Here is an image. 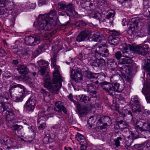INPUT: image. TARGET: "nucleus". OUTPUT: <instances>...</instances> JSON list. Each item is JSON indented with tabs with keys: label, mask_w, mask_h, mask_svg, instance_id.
Listing matches in <instances>:
<instances>
[{
	"label": "nucleus",
	"mask_w": 150,
	"mask_h": 150,
	"mask_svg": "<svg viewBox=\"0 0 150 150\" xmlns=\"http://www.w3.org/2000/svg\"><path fill=\"white\" fill-rule=\"evenodd\" d=\"M57 12L55 10L51 11L47 15L46 17L43 16L41 18L38 22V25L40 29L38 33L30 35L28 38H50L55 33L54 31L49 33L46 35L44 32L46 30H51L56 25L57 19Z\"/></svg>",
	"instance_id": "f257e3e1"
},
{
	"label": "nucleus",
	"mask_w": 150,
	"mask_h": 150,
	"mask_svg": "<svg viewBox=\"0 0 150 150\" xmlns=\"http://www.w3.org/2000/svg\"><path fill=\"white\" fill-rule=\"evenodd\" d=\"M9 92L11 97L16 102H21L27 93V89L23 85L15 83L10 86Z\"/></svg>",
	"instance_id": "f03ea898"
},
{
	"label": "nucleus",
	"mask_w": 150,
	"mask_h": 150,
	"mask_svg": "<svg viewBox=\"0 0 150 150\" xmlns=\"http://www.w3.org/2000/svg\"><path fill=\"white\" fill-rule=\"evenodd\" d=\"M44 86L48 89V90L53 94H57L59 92V89L57 87V83H59L60 87L62 86L61 82L63 81L62 77V81H54L53 76V80L52 83L51 82V80L49 76H46L44 79Z\"/></svg>",
	"instance_id": "7ed1b4c3"
},
{
	"label": "nucleus",
	"mask_w": 150,
	"mask_h": 150,
	"mask_svg": "<svg viewBox=\"0 0 150 150\" xmlns=\"http://www.w3.org/2000/svg\"><path fill=\"white\" fill-rule=\"evenodd\" d=\"M144 20L137 17L132 18L131 19L132 23L128 29V32L129 33H132L133 32L138 30L139 27H141L143 24Z\"/></svg>",
	"instance_id": "20e7f679"
},
{
	"label": "nucleus",
	"mask_w": 150,
	"mask_h": 150,
	"mask_svg": "<svg viewBox=\"0 0 150 150\" xmlns=\"http://www.w3.org/2000/svg\"><path fill=\"white\" fill-rule=\"evenodd\" d=\"M115 56L117 59H119L118 62V64H123L121 67V69L122 71H126V70H124L125 68H128V66L125 65V64H131L132 62V61L131 59L127 58H122L120 59L122 56V54L120 51L116 52L115 54Z\"/></svg>",
	"instance_id": "39448f33"
},
{
	"label": "nucleus",
	"mask_w": 150,
	"mask_h": 150,
	"mask_svg": "<svg viewBox=\"0 0 150 150\" xmlns=\"http://www.w3.org/2000/svg\"><path fill=\"white\" fill-rule=\"evenodd\" d=\"M149 47L148 45L143 46L134 45L131 47L132 50L136 53L144 55L149 52Z\"/></svg>",
	"instance_id": "423d86ee"
},
{
	"label": "nucleus",
	"mask_w": 150,
	"mask_h": 150,
	"mask_svg": "<svg viewBox=\"0 0 150 150\" xmlns=\"http://www.w3.org/2000/svg\"><path fill=\"white\" fill-rule=\"evenodd\" d=\"M56 59H51V64L52 67H53L55 70L53 72V76L54 77V81H62V76L60 74L58 69L59 67L56 65Z\"/></svg>",
	"instance_id": "0eeeda50"
},
{
	"label": "nucleus",
	"mask_w": 150,
	"mask_h": 150,
	"mask_svg": "<svg viewBox=\"0 0 150 150\" xmlns=\"http://www.w3.org/2000/svg\"><path fill=\"white\" fill-rule=\"evenodd\" d=\"M71 78L75 81H78L82 80V75L80 69L75 67L71 70Z\"/></svg>",
	"instance_id": "6e6552de"
},
{
	"label": "nucleus",
	"mask_w": 150,
	"mask_h": 150,
	"mask_svg": "<svg viewBox=\"0 0 150 150\" xmlns=\"http://www.w3.org/2000/svg\"><path fill=\"white\" fill-rule=\"evenodd\" d=\"M95 0H81V2L83 4V8L87 11H93L96 8Z\"/></svg>",
	"instance_id": "1a4fd4ad"
},
{
	"label": "nucleus",
	"mask_w": 150,
	"mask_h": 150,
	"mask_svg": "<svg viewBox=\"0 0 150 150\" xmlns=\"http://www.w3.org/2000/svg\"><path fill=\"white\" fill-rule=\"evenodd\" d=\"M90 64L95 67L103 68L105 64V60L103 59H91L89 62Z\"/></svg>",
	"instance_id": "9d476101"
},
{
	"label": "nucleus",
	"mask_w": 150,
	"mask_h": 150,
	"mask_svg": "<svg viewBox=\"0 0 150 150\" xmlns=\"http://www.w3.org/2000/svg\"><path fill=\"white\" fill-rule=\"evenodd\" d=\"M18 79L20 81H23L29 85L31 88L35 87V83L34 80L30 77L27 76H21L18 77Z\"/></svg>",
	"instance_id": "9b49d317"
},
{
	"label": "nucleus",
	"mask_w": 150,
	"mask_h": 150,
	"mask_svg": "<svg viewBox=\"0 0 150 150\" xmlns=\"http://www.w3.org/2000/svg\"><path fill=\"white\" fill-rule=\"evenodd\" d=\"M133 45L131 46L129 45H127L126 43L123 44L120 46V49L122 51L123 56L125 57L128 58L129 57V49L132 50L131 47Z\"/></svg>",
	"instance_id": "f8f14e48"
},
{
	"label": "nucleus",
	"mask_w": 150,
	"mask_h": 150,
	"mask_svg": "<svg viewBox=\"0 0 150 150\" xmlns=\"http://www.w3.org/2000/svg\"><path fill=\"white\" fill-rule=\"evenodd\" d=\"M6 116L7 121L11 125H13V121L14 120L15 115L14 112L11 109L8 110L5 112Z\"/></svg>",
	"instance_id": "ddd939ff"
},
{
	"label": "nucleus",
	"mask_w": 150,
	"mask_h": 150,
	"mask_svg": "<svg viewBox=\"0 0 150 150\" xmlns=\"http://www.w3.org/2000/svg\"><path fill=\"white\" fill-rule=\"evenodd\" d=\"M98 53L103 57H108L109 54L108 50L106 44H102V46H98Z\"/></svg>",
	"instance_id": "4468645a"
},
{
	"label": "nucleus",
	"mask_w": 150,
	"mask_h": 150,
	"mask_svg": "<svg viewBox=\"0 0 150 150\" xmlns=\"http://www.w3.org/2000/svg\"><path fill=\"white\" fill-rule=\"evenodd\" d=\"M76 107L78 112V115L79 117H83L86 114L88 109L86 106H81L80 104L79 103L76 104Z\"/></svg>",
	"instance_id": "2eb2a0df"
},
{
	"label": "nucleus",
	"mask_w": 150,
	"mask_h": 150,
	"mask_svg": "<svg viewBox=\"0 0 150 150\" xmlns=\"http://www.w3.org/2000/svg\"><path fill=\"white\" fill-rule=\"evenodd\" d=\"M55 107L54 108V111L57 112H61L62 110L65 114L67 113V111L66 108L59 101L56 102L55 105Z\"/></svg>",
	"instance_id": "dca6fc26"
},
{
	"label": "nucleus",
	"mask_w": 150,
	"mask_h": 150,
	"mask_svg": "<svg viewBox=\"0 0 150 150\" xmlns=\"http://www.w3.org/2000/svg\"><path fill=\"white\" fill-rule=\"evenodd\" d=\"M128 126L127 123L122 120L117 121L115 123L114 128L115 129H124L127 128Z\"/></svg>",
	"instance_id": "f3484780"
},
{
	"label": "nucleus",
	"mask_w": 150,
	"mask_h": 150,
	"mask_svg": "<svg viewBox=\"0 0 150 150\" xmlns=\"http://www.w3.org/2000/svg\"><path fill=\"white\" fill-rule=\"evenodd\" d=\"M132 105V113L133 115H134V116L136 117L141 112L142 107L140 104Z\"/></svg>",
	"instance_id": "a211bd4d"
},
{
	"label": "nucleus",
	"mask_w": 150,
	"mask_h": 150,
	"mask_svg": "<svg viewBox=\"0 0 150 150\" xmlns=\"http://www.w3.org/2000/svg\"><path fill=\"white\" fill-rule=\"evenodd\" d=\"M85 89L87 91L89 92L91 95H96V87L92 83L87 84Z\"/></svg>",
	"instance_id": "6ab92c4d"
},
{
	"label": "nucleus",
	"mask_w": 150,
	"mask_h": 150,
	"mask_svg": "<svg viewBox=\"0 0 150 150\" xmlns=\"http://www.w3.org/2000/svg\"><path fill=\"white\" fill-rule=\"evenodd\" d=\"M112 84L115 94V92H121L124 89V86L122 84H120L119 83L116 82L115 83H112Z\"/></svg>",
	"instance_id": "aec40b11"
},
{
	"label": "nucleus",
	"mask_w": 150,
	"mask_h": 150,
	"mask_svg": "<svg viewBox=\"0 0 150 150\" xmlns=\"http://www.w3.org/2000/svg\"><path fill=\"white\" fill-rule=\"evenodd\" d=\"M11 129L15 134L18 136H20L21 135L23 127L22 126L16 125L12 126Z\"/></svg>",
	"instance_id": "412c9836"
},
{
	"label": "nucleus",
	"mask_w": 150,
	"mask_h": 150,
	"mask_svg": "<svg viewBox=\"0 0 150 150\" xmlns=\"http://www.w3.org/2000/svg\"><path fill=\"white\" fill-rule=\"evenodd\" d=\"M97 74L95 76V79H97L95 83L96 84H99L100 82L104 81L106 77V75L103 72L96 73Z\"/></svg>",
	"instance_id": "4be33fe9"
},
{
	"label": "nucleus",
	"mask_w": 150,
	"mask_h": 150,
	"mask_svg": "<svg viewBox=\"0 0 150 150\" xmlns=\"http://www.w3.org/2000/svg\"><path fill=\"white\" fill-rule=\"evenodd\" d=\"M119 114L122 115L123 117L124 118L127 115V114L130 115L132 119V120L133 119L135 118V117L134 116V115H133L132 112L129 111L127 109H125L122 110V112H119V110L118 111Z\"/></svg>",
	"instance_id": "5701e85b"
},
{
	"label": "nucleus",
	"mask_w": 150,
	"mask_h": 150,
	"mask_svg": "<svg viewBox=\"0 0 150 150\" xmlns=\"http://www.w3.org/2000/svg\"><path fill=\"white\" fill-rule=\"evenodd\" d=\"M91 30L89 29H86L82 31L79 33L77 38H87L91 35Z\"/></svg>",
	"instance_id": "b1692460"
},
{
	"label": "nucleus",
	"mask_w": 150,
	"mask_h": 150,
	"mask_svg": "<svg viewBox=\"0 0 150 150\" xmlns=\"http://www.w3.org/2000/svg\"><path fill=\"white\" fill-rule=\"evenodd\" d=\"M17 70L21 74L25 75L27 74L29 71V70L28 68L23 65H21L17 68Z\"/></svg>",
	"instance_id": "393cba45"
},
{
	"label": "nucleus",
	"mask_w": 150,
	"mask_h": 150,
	"mask_svg": "<svg viewBox=\"0 0 150 150\" xmlns=\"http://www.w3.org/2000/svg\"><path fill=\"white\" fill-rule=\"evenodd\" d=\"M6 8V10L8 11H11L13 9L15 6L14 2L12 1H8L5 4L4 6Z\"/></svg>",
	"instance_id": "a878e982"
},
{
	"label": "nucleus",
	"mask_w": 150,
	"mask_h": 150,
	"mask_svg": "<svg viewBox=\"0 0 150 150\" xmlns=\"http://www.w3.org/2000/svg\"><path fill=\"white\" fill-rule=\"evenodd\" d=\"M115 11L113 10H111L109 11L108 14L106 16V18L108 20H110L109 22L111 24L113 23V17L115 16Z\"/></svg>",
	"instance_id": "bb28decb"
},
{
	"label": "nucleus",
	"mask_w": 150,
	"mask_h": 150,
	"mask_svg": "<svg viewBox=\"0 0 150 150\" xmlns=\"http://www.w3.org/2000/svg\"><path fill=\"white\" fill-rule=\"evenodd\" d=\"M79 100L81 102H83L84 103H88V102L90 101L91 99L85 94H81L79 95Z\"/></svg>",
	"instance_id": "cd10ccee"
},
{
	"label": "nucleus",
	"mask_w": 150,
	"mask_h": 150,
	"mask_svg": "<svg viewBox=\"0 0 150 150\" xmlns=\"http://www.w3.org/2000/svg\"><path fill=\"white\" fill-rule=\"evenodd\" d=\"M147 62H145L143 68L144 69L148 71L149 75L150 77V58L147 59Z\"/></svg>",
	"instance_id": "c85d7f7f"
},
{
	"label": "nucleus",
	"mask_w": 150,
	"mask_h": 150,
	"mask_svg": "<svg viewBox=\"0 0 150 150\" xmlns=\"http://www.w3.org/2000/svg\"><path fill=\"white\" fill-rule=\"evenodd\" d=\"M9 110L6 103H0V113L5 114L6 111Z\"/></svg>",
	"instance_id": "c756f323"
},
{
	"label": "nucleus",
	"mask_w": 150,
	"mask_h": 150,
	"mask_svg": "<svg viewBox=\"0 0 150 150\" xmlns=\"http://www.w3.org/2000/svg\"><path fill=\"white\" fill-rule=\"evenodd\" d=\"M111 83L110 82L104 81L100 83L99 86L101 87L102 89L105 91L106 88L109 87V86Z\"/></svg>",
	"instance_id": "7c9ffc66"
},
{
	"label": "nucleus",
	"mask_w": 150,
	"mask_h": 150,
	"mask_svg": "<svg viewBox=\"0 0 150 150\" xmlns=\"http://www.w3.org/2000/svg\"><path fill=\"white\" fill-rule=\"evenodd\" d=\"M38 62L40 67L48 68L49 65V63L48 62L44 60L41 59L38 61Z\"/></svg>",
	"instance_id": "2f4dec72"
},
{
	"label": "nucleus",
	"mask_w": 150,
	"mask_h": 150,
	"mask_svg": "<svg viewBox=\"0 0 150 150\" xmlns=\"http://www.w3.org/2000/svg\"><path fill=\"white\" fill-rule=\"evenodd\" d=\"M48 39L45 40L44 41L45 43L40 47V48L42 49V50L43 49L44 50L47 49L50 45V42H51V40H49L50 38H48Z\"/></svg>",
	"instance_id": "473e14b6"
},
{
	"label": "nucleus",
	"mask_w": 150,
	"mask_h": 150,
	"mask_svg": "<svg viewBox=\"0 0 150 150\" xmlns=\"http://www.w3.org/2000/svg\"><path fill=\"white\" fill-rule=\"evenodd\" d=\"M130 136H129L125 138V144L126 146L127 147H130L133 142L134 139L132 138H130Z\"/></svg>",
	"instance_id": "72a5a7b5"
},
{
	"label": "nucleus",
	"mask_w": 150,
	"mask_h": 150,
	"mask_svg": "<svg viewBox=\"0 0 150 150\" xmlns=\"http://www.w3.org/2000/svg\"><path fill=\"white\" fill-rule=\"evenodd\" d=\"M84 74L88 79H95V76L97 74L96 73H92L90 71L86 70L84 71Z\"/></svg>",
	"instance_id": "f704fd0d"
},
{
	"label": "nucleus",
	"mask_w": 150,
	"mask_h": 150,
	"mask_svg": "<svg viewBox=\"0 0 150 150\" xmlns=\"http://www.w3.org/2000/svg\"><path fill=\"white\" fill-rule=\"evenodd\" d=\"M64 9V10H66L70 13L72 12L75 11L74 6L73 4L71 3L67 5L66 4Z\"/></svg>",
	"instance_id": "c9c22d12"
},
{
	"label": "nucleus",
	"mask_w": 150,
	"mask_h": 150,
	"mask_svg": "<svg viewBox=\"0 0 150 150\" xmlns=\"http://www.w3.org/2000/svg\"><path fill=\"white\" fill-rule=\"evenodd\" d=\"M113 89L112 88V85L111 83L109 86V87L106 88L105 91L106 93H108L109 95L113 96L115 95L114 92L113 91Z\"/></svg>",
	"instance_id": "e433bc0d"
},
{
	"label": "nucleus",
	"mask_w": 150,
	"mask_h": 150,
	"mask_svg": "<svg viewBox=\"0 0 150 150\" xmlns=\"http://www.w3.org/2000/svg\"><path fill=\"white\" fill-rule=\"evenodd\" d=\"M109 43L113 45H116L119 42L120 40L119 38H108Z\"/></svg>",
	"instance_id": "4c0bfd02"
},
{
	"label": "nucleus",
	"mask_w": 150,
	"mask_h": 150,
	"mask_svg": "<svg viewBox=\"0 0 150 150\" xmlns=\"http://www.w3.org/2000/svg\"><path fill=\"white\" fill-rule=\"evenodd\" d=\"M27 110L29 112H32L34 111L36 105L25 103Z\"/></svg>",
	"instance_id": "58836bf2"
},
{
	"label": "nucleus",
	"mask_w": 150,
	"mask_h": 150,
	"mask_svg": "<svg viewBox=\"0 0 150 150\" xmlns=\"http://www.w3.org/2000/svg\"><path fill=\"white\" fill-rule=\"evenodd\" d=\"M121 77L120 74H115L111 75L110 77V81H116L118 79H119Z\"/></svg>",
	"instance_id": "ea45409f"
},
{
	"label": "nucleus",
	"mask_w": 150,
	"mask_h": 150,
	"mask_svg": "<svg viewBox=\"0 0 150 150\" xmlns=\"http://www.w3.org/2000/svg\"><path fill=\"white\" fill-rule=\"evenodd\" d=\"M93 18L98 19L100 21H103L104 19L102 18V16L101 14L98 12H95L93 16Z\"/></svg>",
	"instance_id": "a19ab883"
},
{
	"label": "nucleus",
	"mask_w": 150,
	"mask_h": 150,
	"mask_svg": "<svg viewBox=\"0 0 150 150\" xmlns=\"http://www.w3.org/2000/svg\"><path fill=\"white\" fill-rule=\"evenodd\" d=\"M122 76L125 80L127 82H128L129 83H130L132 81V76L131 75L126 73V74H123Z\"/></svg>",
	"instance_id": "79ce46f5"
},
{
	"label": "nucleus",
	"mask_w": 150,
	"mask_h": 150,
	"mask_svg": "<svg viewBox=\"0 0 150 150\" xmlns=\"http://www.w3.org/2000/svg\"><path fill=\"white\" fill-rule=\"evenodd\" d=\"M75 25L76 26L79 27H85L87 24L83 21H78L75 23Z\"/></svg>",
	"instance_id": "37998d69"
},
{
	"label": "nucleus",
	"mask_w": 150,
	"mask_h": 150,
	"mask_svg": "<svg viewBox=\"0 0 150 150\" xmlns=\"http://www.w3.org/2000/svg\"><path fill=\"white\" fill-rule=\"evenodd\" d=\"M108 64L112 67L113 70H114L115 68L117 67V64L115 62L114 59H111L108 60Z\"/></svg>",
	"instance_id": "c03bdc74"
},
{
	"label": "nucleus",
	"mask_w": 150,
	"mask_h": 150,
	"mask_svg": "<svg viewBox=\"0 0 150 150\" xmlns=\"http://www.w3.org/2000/svg\"><path fill=\"white\" fill-rule=\"evenodd\" d=\"M1 141L2 144L7 146L10 142V139L6 136H4L2 137Z\"/></svg>",
	"instance_id": "a18cd8bd"
},
{
	"label": "nucleus",
	"mask_w": 150,
	"mask_h": 150,
	"mask_svg": "<svg viewBox=\"0 0 150 150\" xmlns=\"http://www.w3.org/2000/svg\"><path fill=\"white\" fill-rule=\"evenodd\" d=\"M37 102L36 98L34 96L30 97L26 102V103L36 105Z\"/></svg>",
	"instance_id": "49530a36"
},
{
	"label": "nucleus",
	"mask_w": 150,
	"mask_h": 150,
	"mask_svg": "<svg viewBox=\"0 0 150 150\" xmlns=\"http://www.w3.org/2000/svg\"><path fill=\"white\" fill-rule=\"evenodd\" d=\"M144 120L143 119H141L136 122V125L138 129H139L141 130L144 124Z\"/></svg>",
	"instance_id": "de8ad7c7"
},
{
	"label": "nucleus",
	"mask_w": 150,
	"mask_h": 150,
	"mask_svg": "<svg viewBox=\"0 0 150 150\" xmlns=\"http://www.w3.org/2000/svg\"><path fill=\"white\" fill-rule=\"evenodd\" d=\"M32 47H28L25 49L23 52V54L25 55H30L33 53L32 51L31 50Z\"/></svg>",
	"instance_id": "09e8293b"
},
{
	"label": "nucleus",
	"mask_w": 150,
	"mask_h": 150,
	"mask_svg": "<svg viewBox=\"0 0 150 150\" xmlns=\"http://www.w3.org/2000/svg\"><path fill=\"white\" fill-rule=\"evenodd\" d=\"M150 127V122L148 124L145 123V121H144V124L142 128L141 131H147L149 130Z\"/></svg>",
	"instance_id": "8fccbe9b"
},
{
	"label": "nucleus",
	"mask_w": 150,
	"mask_h": 150,
	"mask_svg": "<svg viewBox=\"0 0 150 150\" xmlns=\"http://www.w3.org/2000/svg\"><path fill=\"white\" fill-rule=\"evenodd\" d=\"M25 43L27 45H32L33 40L31 38H23Z\"/></svg>",
	"instance_id": "3c124183"
},
{
	"label": "nucleus",
	"mask_w": 150,
	"mask_h": 150,
	"mask_svg": "<svg viewBox=\"0 0 150 150\" xmlns=\"http://www.w3.org/2000/svg\"><path fill=\"white\" fill-rule=\"evenodd\" d=\"M131 101L133 103L132 105L139 104V98L137 96H134V98L131 99Z\"/></svg>",
	"instance_id": "603ef678"
},
{
	"label": "nucleus",
	"mask_w": 150,
	"mask_h": 150,
	"mask_svg": "<svg viewBox=\"0 0 150 150\" xmlns=\"http://www.w3.org/2000/svg\"><path fill=\"white\" fill-rule=\"evenodd\" d=\"M40 92L41 93L43 94L45 98L48 97L50 96V93L49 92L43 88H41V89Z\"/></svg>",
	"instance_id": "864d4df0"
},
{
	"label": "nucleus",
	"mask_w": 150,
	"mask_h": 150,
	"mask_svg": "<svg viewBox=\"0 0 150 150\" xmlns=\"http://www.w3.org/2000/svg\"><path fill=\"white\" fill-rule=\"evenodd\" d=\"M66 4L64 1L59 2L58 3L57 7L58 8L63 10H65V7L66 6Z\"/></svg>",
	"instance_id": "5fc2aeb1"
},
{
	"label": "nucleus",
	"mask_w": 150,
	"mask_h": 150,
	"mask_svg": "<svg viewBox=\"0 0 150 150\" xmlns=\"http://www.w3.org/2000/svg\"><path fill=\"white\" fill-rule=\"evenodd\" d=\"M144 94L147 103H150V91L148 92L146 91Z\"/></svg>",
	"instance_id": "6e6d98bb"
},
{
	"label": "nucleus",
	"mask_w": 150,
	"mask_h": 150,
	"mask_svg": "<svg viewBox=\"0 0 150 150\" xmlns=\"http://www.w3.org/2000/svg\"><path fill=\"white\" fill-rule=\"evenodd\" d=\"M8 100V98L0 93V103H4V101H7Z\"/></svg>",
	"instance_id": "4d7b16f0"
},
{
	"label": "nucleus",
	"mask_w": 150,
	"mask_h": 150,
	"mask_svg": "<svg viewBox=\"0 0 150 150\" xmlns=\"http://www.w3.org/2000/svg\"><path fill=\"white\" fill-rule=\"evenodd\" d=\"M122 138L121 137H117V139L115 140V144L116 147H118L120 146V141H121Z\"/></svg>",
	"instance_id": "13d9d810"
},
{
	"label": "nucleus",
	"mask_w": 150,
	"mask_h": 150,
	"mask_svg": "<svg viewBox=\"0 0 150 150\" xmlns=\"http://www.w3.org/2000/svg\"><path fill=\"white\" fill-rule=\"evenodd\" d=\"M108 125L107 123H104L102 124L101 125L97 127L98 129L102 130L103 129H106L108 127Z\"/></svg>",
	"instance_id": "bf43d9fd"
},
{
	"label": "nucleus",
	"mask_w": 150,
	"mask_h": 150,
	"mask_svg": "<svg viewBox=\"0 0 150 150\" xmlns=\"http://www.w3.org/2000/svg\"><path fill=\"white\" fill-rule=\"evenodd\" d=\"M47 68L45 67H40V69L39 70V72L41 76L44 75L46 73V71Z\"/></svg>",
	"instance_id": "052dcab7"
},
{
	"label": "nucleus",
	"mask_w": 150,
	"mask_h": 150,
	"mask_svg": "<svg viewBox=\"0 0 150 150\" xmlns=\"http://www.w3.org/2000/svg\"><path fill=\"white\" fill-rule=\"evenodd\" d=\"M131 134L132 135L133 139H136L137 138V136L138 135V133L137 132L134 131V132L132 131L130 132Z\"/></svg>",
	"instance_id": "680f3d73"
},
{
	"label": "nucleus",
	"mask_w": 150,
	"mask_h": 150,
	"mask_svg": "<svg viewBox=\"0 0 150 150\" xmlns=\"http://www.w3.org/2000/svg\"><path fill=\"white\" fill-rule=\"evenodd\" d=\"M103 122L104 123L111 122V119L108 116H105L102 118Z\"/></svg>",
	"instance_id": "e2e57ef3"
},
{
	"label": "nucleus",
	"mask_w": 150,
	"mask_h": 150,
	"mask_svg": "<svg viewBox=\"0 0 150 150\" xmlns=\"http://www.w3.org/2000/svg\"><path fill=\"white\" fill-rule=\"evenodd\" d=\"M42 51V49L39 47L38 50H36L34 52V57H36L38 55H39L41 53Z\"/></svg>",
	"instance_id": "0e129e2a"
},
{
	"label": "nucleus",
	"mask_w": 150,
	"mask_h": 150,
	"mask_svg": "<svg viewBox=\"0 0 150 150\" xmlns=\"http://www.w3.org/2000/svg\"><path fill=\"white\" fill-rule=\"evenodd\" d=\"M110 34L112 35V37L113 36H117L120 35V34L118 32L115 30L110 31Z\"/></svg>",
	"instance_id": "69168bd1"
},
{
	"label": "nucleus",
	"mask_w": 150,
	"mask_h": 150,
	"mask_svg": "<svg viewBox=\"0 0 150 150\" xmlns=\"http://www.w3.org/2000/svg\"><path fill=\"white\" fill-rule=\"evenodd\" d=\"M68 98L72 102L74 103L75 105H76V104H78L75 100L73 99V95L72 94L70 93L69 94L68 96Z\"/></svg>",
	"instance_id": "338daca9"
},
{
	"label": "nucleus",
	"mask_w": 150,
	"mask_h": 150,
	"mask_svg": "<svg viewBox=\"0 0 150 150\" xmlns=\"http://www.w3.org/2000/svg\"><path fill=\"white\" fill-rule=\"evenodd\" d=\"M34 39L32 41L33 45H36L40 43V38H34Z\"/></svg>",
	"instance_id": "774afa93"
}]
</instances>
